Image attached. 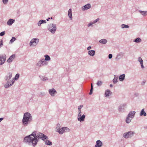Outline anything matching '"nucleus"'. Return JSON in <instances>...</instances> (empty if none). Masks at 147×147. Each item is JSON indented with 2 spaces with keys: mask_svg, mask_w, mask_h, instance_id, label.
Masks as SVG:
<instances>
[{
  "mask_svg": "<svg viewBox=\"0 0 147 147\" xmlns=\"http://www.w3.org/2000/svg\"><path fill=\"white\" fill-rule=\"evenodd\" d=\"M135 114L136 112L131 111L129 113L127 116L131 118V119H133L134 117Z\"/></svg>",
  "mask_w": 147,
  "mask_h": 147,
  "instance_id": "4468645a",
  "label": "nucleus"
},
{
  "mask_svg": "<svg viewBox=\"0 0 147 147\" xmlns=\"http://www.w3.org/2000/svg\"><path fill=\"white\" fill-rule=\"evenodd\" d=\"M40 79L43 81H45L48 80V79L47 77H45L43 76H39Z\"/></svg>",
  "mask_w": 147,
  "mask_h": 147,
  "instance_id": "473e14b6",
  "label": "nucleus"
},
{
  "mask_svg": "<svg viewBox=\"0 0 147 147\" xmlns=\"http://www.w3.org/2000/svg\"><path fill=\"white\" fill-rule=\"evenodd\" d=\"M93 86L92 85V83L91 84V89L90 90V92L89 93V95H91L92 93L93 90Z\"/></svg>",
  "mask_w": 147,
  "mask_h": 147,
  "instance_id": "72a5a7b5",
  "label": "nucleus"
},
{
  "mask_svg": "<svg viewBox=\"0 0 147 147\" xmlns=\"http://www.w3.org/2000/svg\"><path fill=\"white\" fill-rule=\"evenodd\" d=\"M15 55L13 54L8 59L7 61L8 63H10L12 62L13 60L15 59Z\"/></svg>",
  "mask_w": 147,
  "mask_h": 147,
  "instance_id": "6ab92c4d",
  "label": "nucleus"
},
{
  "mask_svg": "<svg viewBox=\"0 0 147 147\" xmlns=\"http://www.w3.org/2000/svg\"><path fill=\"white\" fill-rule=\"evenodd\" d=\"M121 27L122 28H128L129 27V26L128 25L125 24L121 25Z\"/></svg>",
  "mask_w": 147,
  "mask_h": 147,
  "instance_id": "f704fd0d",
  "label": "nucleus"
},
{
  "mask_svg": "<svg viewBox=\"0 0 147 147\" xmlns=\"http://www.w3.org/2000/svg\"><path fill=\"white\" fill-rule=\"evenodd\" d=\"M40 139L45 141V144L47 145L51 146L52 144L50 141L47 140L48 139L47 136L41 132L37 133L36 131H33L30 134L25 137L23 142L29 146L35 147L36 146Z\"/></svg>",
  "mask_w": 147,
  "mask_h": 147,
  "instance_id": "f257e3e1",
  "label": "nucleus"
},
{
  "mask_svg": "<svg viewBox=\"0 0 147 147\" xmlns=\"http://www.w3.org/2000/svg\"><path fill=\"white\" fill-rule=\"evenodd\" d=\"M20 76V74H17L16 75L14 79L15 80H17L19 78Z\"/></svg>",
  "mask_w": 147,
  "mask_h": 147,
  "instance_id": "58836bf2",
  "label": "nucleus"
},
{
  "mask_svg": "<svg viewBox=\"0 0 147 147\" xmlns=\"http://www.w3.org/2000/svg\"><path fill=\"white\" fill-rule=\"evenodd\" d=\"M110 86L111 87H113V85H112V84H110Z\"/></svg>",
  "mask_w": 147,
  "mask_h": 147,
  "instance_id": "5fc2aeb1",
  "label": "nucleus"
},
{
  "mask_svg": "<svg viewBox=\"0 0 147 147\" xmlns=\"http://www.w3.org/2000/svg\"><path fill=\"white\" fill-rule=\"evenodd\" d=\"M112 92L109 90H107L105 91V97L109 96L110 94H111Z\"/></svg>",
  "mask_w": 147,
  "mask_h": 147,
  "instance_id": "4be33fe9",
  "label": "nucleus"
},
{
  "mask_svg": "<svg viewBox=\"0 0 147 147\" xmlns=\"http://www.w3.org/2000/svg\"><path fill=\"white\" fill-rule=\"evenodd\" d=\"M52 18H52V17H51V19H52Z\"/></svg>",
  "mask_w": 147,
  "mask_h": 147,
  "instance_id": "4d7b16f0",
  "label": "nucleus"
},
{
  "mask_svg": "<svg viewBox=\"0 0 147 147\" xmlns=\"http://www.w3.org/2000/svg\"><path fill=\"white\" fill-rule=\"evenodd\" d=\"M78 113H82L81 110H78Z\"/></svg>",
  "mask_w": 147,
  "mask_h": 147,
  "instance_id": "6e6d98bb",
  "label": "nucleus"
},
{
  "mask_svg": "<svg viewBox=\"0 0 147 147\" xmlns=\"http://www.w3.org/2000/svg\"><path fill=\"white\" fill-rule=\"evenodd\" d=\"M85 115L84 114L81 115V116L77 117L78 121L80 122L83 121L85 120Z\"/></svg>",
  "mask_w": 147,
  "mask_h": 147,
  "instance_id": "f8f14e48",
  "label": "nucleus"
},
{
  "mask_svg": "<svg viewBox=\"0 0 147 147\" xmlns=\"http://www.w3.org/2000/svg\"><path fill=\"white\" fill-rule=\"evenodd\" d=\"M123 53H120L117 55L115 59L117 60H119L123 56Z\"/></svg>",
  "mask_w": 147,
  "mask_h": 147,
  "instance_id": "dca6fc26",
  "label": "nucleus"
},
{
  "mask_svg": "<svg viewBox=\"0 0 147 147\" xmlns=\"http://www.w3.org/2000/svg\"><path fill=\"white\" fill-rule=\"evenodd\" d=\"M96 144L95 146V147H101L103 145L102 142L99 140H97L96 142Z\"/></svg>",
  "mask_w": 147,
  "mask_h": 147,
  "instance_id": "ddd939ff",
  "label": "nucleus"
},
{
  "mask_svg": "<svg viewBox=\"0 0 147 147\" xmlns=\"http://www.w3.org/2000/svg\"><path fill=\"white\" fill-rule=\"evenodd\" d=\"M4 119V118L3 117L0 118V122H1L2 120Z\"/></svg>",
  "mask_w": 147,
  "mask_h": 147,
  "instance_id": "603ef678",
  "label": "nucleus"
},
{
  "mask_svg": "<svg viewBox=\"0 0 147 147\" xmlns=\"http://www.w3.org/2000/svg\"><path fill=\"white\" fill-rule=\"evenodd\" d=\"M91 7V5L90 3L87 4L83 6L82 7V10L85 11L87 10Z\"/></svg>",
  "mask_w": 147,
  "mask_h": 147,
  "instance_id": "9b49d317",
  "label": "nucleus"
},
{
  "mask_svg": "<svg viewBox=\"0 0 147 147\" xmlns=\"http://www.w3.org/2000/svg\"><path fill=\"white\" fill-rule=\"evenodd\" d=\"M83 105H81L80 106H79L78 108V110H81V109L83 107Z\"/></svg>",
  "mask_w": 147,
  "mask_h": 147,
  "instance_id": "49530a36",
  "label": "nucleus"
},
{
  "mask_svg": "<svg viewBox=\"0 0 147 147\" xmlns=\"http://www.w3.org/2000/svg\"><path fill=\"white\" fill-rule=\"evenodd\" d=\"M44 57H45V59H44V61H49L51 60L50 57L47 55H45Z\"/></svg>",
  "mask_w": 147,
  "mask_h": 147,
  "instance_id": "c85d7f7f",
  "label": "nucleus"
},
{
  "mask_svg": "<svg viewBox=\"0 0 147 147\" xmlns=\"http://www.w3.org/2000/svg\"><path fill=\"white\" fill-rule=\"evenodd\" d=\"M141 39L139 37H138L134 39L133 41L136 43H139L141 42Z\"/></svg>",
  "mask_w": 147,
  "mask_h": 147,
  "instance_id": "7c9ffc66",
  "label": "nucleus"
},
{
  "mask_svg": "<svg viewBox=\"0 0 147 147\" xmlns=\"http://www.w3.org/2000/svg\"><path fill=\"white\" fill-rule=\"evenodd\" d=\"M5 31H3L1 33H0V36H2L5 35Z\"/></svg>",
  "mask_w": 147,
  "mask_h": 147,
  "instance_id": "37998d69",
  "label": "nucleus"
},
{
  "mask_svg": "<svg viewBox=\"0 0 147 147\" xmlns=\"http://www.w3.org/2000/svg\"><path fill=\"white\" fill-rule=\"evenodd\" d=\"M92 47L91 46H89L87 48V50H90L91 49Z\"/></svg>",
  "mask_w": 147,
  "mask_h": 147,
  "instance_id": "09e8293b",
  "label": "nucleus"
},
{
  "mask_svg": "<svg viewBox=\"0 0 147 147\" xmlns=\"http://www.w3.org/2000/svg\"><path fill=\"white\" fill-rule=\"evenodd\" d=\"M32 121V117L29 112H26L24 114L22 123L23 125L27 126L31 124Z\"/></svg>",
  "mask_w": 147,
  "mask_h": 147,
  "instance_id": "f03ea898",
  "label": "nucleus"
},
{
  "mask_svg": "<svg viewBox=\"0 0 147 147\" xmlns=\"http://www.w3.org/2000/svg\"><path fill=\"white\" fill-rule=\"evenodd\" d=\"M48 30L52 34H54L57 30L56 25L55 24H50L47 27Z\"/></svg>",
  "mask_w": 147,
  "mask_h": 147,
  "instance_id": "7ed1b4c3",
  "label": "nucleus"
},
{
  "mask_svg": "<svg viewBox=\"0 0 147 147\" xmlns=\"http://www.w3.org/2000/svg\"><path fill=\"white\" fill-rule=\"evenodd\" d=\"M125 75L124 74L121 75L119 77V79L120 81H123L125 79Z\"/></svg>",
  "mask_w": 147,
  "mask_h": 147,
  "instance_id": "b1692460",
  "label": "nucleus"
},
{
  "mask_svg": "<svg viewBox=\"0 0 147 147\" xmlns=\"http://www.w3.org/2000/svg\"><path fill=\"white\" fill-rule=\"evenodd\" d=\"M12 77V73L11 72H9L6 76L5 78V81H7L10 80Z\"/></svg>",
  "mask_w": 147,
  "mask_h": 147,
  "instance_id": "2eb2a0df",
  "label": "nucleus"
},
{
  "mask_svg": "<svg viewBox=\"0 0 147 147\" xmlns=\"http://www.w3.org/2000/svg\"><path fill=\"white\" fill-rule=\"evenodd\" d=\"M118 77L116 75H114V78L113 80V81L114 84L118 82Z\"/></svg>",
  "mask_w": 147,
  "mask_h": 147,
  "instance_id": "c756f323",
  "label": "nucleus"
},
{
  "mask_svg": "<svg viewBox=\"0 0 147 147\" xmlns=\"http://www.w3.org/2000/svg\"><path fill=\"white\" fill-rule=\"evenodd\" d=\"M134 131H130L124 133L123 135V137L125 138H128L133 137L135 134Z\"/></svg>",
  "mask_w": 147,
  "mask_h": 147,
  "instance_id": "20e7f679",
  "label": "nucleus"
},
{
  "mask_svg": "<svg viewBox=\"0 0 147 147\" xmlns=\"http://www.w3.org/2000/svg\"><path fill=\"white\" fill-rule=\"evenodd\" d=\"M68 16L70 19L72 20V10L71 9H70L68 11Z\"/></svg>",
  "mask_w": 147,
  "mask_h": 147,
  "instance_id": "393cba45",
  "label": "nucleus"
},
{
  "mask_svg": "<svg viewBox=\"0 0 147 147\" xmlns=\"http://www.w3.org/2000/svg\"><path fill=\"white\" fill-rule=\"evenodd\" d=\"M16 39V38L14 37H12L11 39L10 40L9 43H12Z\"/></svg>",
  "mask_w": 147,
  "mask_h": 147,
  "instance_id": "e433bc0d",
  "label": "nucleus"
},
{
  "mask_svg": "<svg viewBox=\"0 0 147 147\" xmlns=\"http://www.w3.org/2000/svg\"><path fill=\"white\" fill-rule=\"evenodd\" d=\"M95 52L94 50H90L88 52V55L91 56L93 57L95 54Z\"/></svg>",
  "mask_w": 147,
  "mask_h": 147,
  "instance_id": "a211bd4d",
  "label": "nucleus"
},
{
  "mask_svg": "<svg viewBox=\"0 0 147 147\" xmlns=\"http://www.w3.org/2000/svg\"><path fill=\"white\" fill-rule=\"evenodd\" d=\"M126 105L125 104H121L119 105L118 108V111L121 112H124L125 111V107Z\"/></svg>",
  "mask_w": 147,
  "mask_h": 147,
  "instance_id": "6e6552de",
  "label": "nucleus"
},
{
  "mask_svg": "<svg viewBox=\"0 0 147 147\" xmlns=\"http://www.w3.org/2000/svg\"><path fill=\"white\" fill-rule=\"evenodd\" d=\"M47 62L44 61V59H42L38 62L36 65L39 67H40L44 65H47Z\"/></svg>",
  "mask_w": 147,
  "mask_h": 147,
  "instance_id": "39448f33",
  "label": "nucleus"
},
{
  "mask_svg": "<svg viewBox=\"0 0 147 147\" xmlns=\"http://www.w3.org/2000/svg\"><path fill=\"white\" fill-rule=\"evenodd\" d=\"M3 3L5 4L7 3L8 2V0H2Z\"/></svg>",
  "mask_w": 147,
  "mask_h": 147,
  "instance_id": "c03bdc74",
  "label": "nucleus"
},
{
  "mask_svg": "<svg viewBox=\"0 0 147 147\" xmlns=\"http://www.w3.org/2000/svg\"><path fill=\"white\" fill-rule=\"evenodd\" d=\"M61 127L60 125V124L58 123L57 124L56 126V129H58L59 128H60Z\"/></svg>",
  "mask_w": 147,
  "mask_h": 147,
  "instance_id": "a19ab883",
  "label": "nucleus"
},
{
  "mask_svg": "<svg viewBox=\"0 0 147 147\" xmlns=\"http://www.w3.org/2000/svg\"><path fill=\"white\" fill-rule=\"evenodd\" d=\"M14 82V81L13 80H11L9 81H7V83L5 84L4 87L5 88H7L11 86L13 84Z\"/></svg>",
  "mask_w": 147,
  "mask_h": 147,
  "instance_id": "1a4fd4ad",
  "label": "nucleus"
},
{
  "mask_svg": "<svg viewBox=\"0 0 147 147\" xmlns=\"http://www.w3.org/2000/svg\"><path fill=\"white\" fill-rule=\"evenodd\" d=\"M63 127L61 128H59L56 130V132H58L60 134H62L64 132Z\"/></svg>",
  "mask_w": 147,
  "mask_h": 147,
  "instance_id": "5701e85b",
  "label": "nucleus"
},
{
  "mask_svg": "<svg viewBox=\"0 0 147 147\" xmlns=\"http://www.w3.org/2000/svg\"><path fill=\"white\" fill-rule=\"evenodd\" d=\"M140 116H142L144 115V116H146V112L144 111V109H142L140 113Z\"/></svg>",
  "mask_w": 147,
  "mask_h": 147,
  "instance_id": "a878e982",
  "label": "nucleus"
},
{
  "mask_svg": "<svg viewBox=\"0 0 147 147\" xmlns=\"http://www.w3.org/2000/svg\"><path fill=\"white\" fill-rule=\"evenodd\" d=\"M15 20L12 19H10L7 22V24L10 26L12 25L15 22Z\"/></svg>",
  "mask_w": 147,
  "mask_h": 147,
  "instance_id": "f3484780",
  "label": "nucleus"
},
{
  "mask_svg": "<svg viewBox=\"0 0 147 147\" xmlns=\"http://www.w3.org/2000/svg\"><path fill=\"white\" fill-rule=\"evenodd\" d=\"M99 42L100 43L105 44L107 43V40L106 39H102L100 40Z\"/></svg>",
  "mask_w": 147,
  "mask_h": 147,
  "instance_id": "bb28decb",
  "label": "nucleus"
},
{
  "mask_svg": "<svg viewBox=\"0 0 147 147\" xmlns=\"http://www.w3.org/2000/svg\"><path fill=\"white\" fill-rule=\"evenodd\" d=\"M132 119H131V117L127 116L125 120V122L127 123L128 124L131 122Z\"/></svg>",
  "mask_w": 147,
  "mask_h": 147,
  "instance_id": "cd10ccee",
  "label": "nucleus"
},
{
  "mask_svg": "<svg viewBox=\"0 0 147 147\" xmlns=\"http://www.w3.org/2000/svg\"><path fill=\"white\" fill-rule=\"evenodd\" d=\"M93 24H92V22H91L89 24H88V25L87 26L88 27H90V26H92V25Z\"/></svg>",
  "mask_w": 147,
  "mask_h": 147,
  "instance_id": "79ce46f5",
  "label": "nucleus"
},
{
  "mask_svg": "<svg viewBox=\"0 0 147 147\" xmlns=\"http://www.w3.org/2000/svg\"><path fill=\"white\" fill-rule=\"evenodd\" d=\"M40 95L42 96H44L45 95V93L44 92H41L40 93Z\"/></svg>",
  "mask_w": 147,
  "mask_h": 147,
  "instance_id": "de8ad7c7",
  "label": "nucleus"
},
{
  "mask_svg": "<svg viewBox=\"0 0 147 147\" xmlns=\"http://www.w3.org/2000/svg\"><path fill=\"white\" fill-rule=\"evenodd\" d=\"M38 39L34 38L32 39L30 41V46L32 45L36 46L38 43Z\"/></svg>",
  "mask_w": 147,
  "mask_h": 147,
  "instance_id": "0eeeda50",
  "label": "nucleus"
},
{
  "mask_svg": "<svg viewBox=\"0 0 147 147\" xmlns=\"http://www.w3.org/2000/svg\"><path fill=\"white\" fill-rule=\"evenodd\" d=\"M47 22L45 20H40L37 23L38 26H40L41 24L46 23Z\"/></svg>",
  "mask_w": 147,
  "mask_h": 147,
  "instance_id": "aec40b11",
  "label": "nucleus"
},
{
  "mask_svg": "<svg viewBox=\"0 0 147 147\" xmlns=\"http://www.w3.org/2000/svg\"><path fill=\"white\" fill-rule=\"evenodd\" d=\"M100 20V19L99 18H98L96 19L95 20H94L93 22H92V24H95L97 22L99 21V20Z\"/></svg>",
  "mask_w": 147,
  "mask_h": 147,
  "instance_id": "ea45409f",
  "label": "nucleus"
},
{
  "mask_svg": "<svg viewBox=\"0 0 147 147\" xmlns=\"http://www.w3.org/2000/svg\"><path fill=\"white\" fill-rule=\"evenodd\" d=\"M49 92L50 95L52 96H54L55 94H56L57 93L56 91L54 88L49 89Z\"/></svg>",
  "mask_w": 147,
  "mask_h": 147,
  "instance_id": "9d476101",
  "label": "nucleus"
},
{
  "mask_svg": "<svg viewBox=\"0 0 147 147\" xmlns=\"http://www.w3.org/2000/svg\"><path fill=\"white\" fill-rule=\"evenodd\" d=\"M63 130L64 132L65 131L66 132H69L70 131V129H69L68 128L66 127H63Z\"/></svg>",
  "mask_w": 147,
  "mask_h": 147,
  "instance_id": "c9c22d12",
  "label": "nucleus"
},
{
  "mask_svg": "<svg viewBox=\"0 0 147 147\" xmlns=\"http://www.w3.org/2000/svg\"><path fill=\"white\" fill-rule=\"evenodd\" d=\"M50 18H48L47 19V21H49V19H50Z\"/></svg>",
  "mask_w": 147,
  "mask_h": 147,
  "instance_id": "864d4df0",
  "label": "nucleus"
},
{
  "mask_svg": "<svg viewBox=\"0 0 147 147\" xmlns=\"http://www.w3.org/2000/svg\"><path fill=\"white\" fill-rule=\"evenodd\" d=\"M81 113H78V117L81 116Z\"/></svg>",
  "mask_w": 147,
  "mask_h": 147,
  "instance_id": "8fccbe9b",
  "label": "nucleus"
},
{
  "mask_svg": "<svg viewBox=\"0 0 147 147\" xmlns=\"http://www.w3.org/2000/svg\"><path fill=\"white\" fill-rule=\"evenodd\" d=\"M113 57L112 55L111 54H110L109 55L108 58L109 59H111Z\"/></svg>",
  "mask_w": 147,
  "mask_h": 147,
  "instance_id": "a18cd8bd",
  "label": "nucleus"
},
{
  "mask_svg": "<svg viewBox=\"0 0 147 147\" xmlns=\"http://www.w3.org/2000/svg\"><path fill=\"white\" fill-rule=\"evenodd\" d=\"M102 84V82L100 81H98L96 83V84L98 86H101Z\"/></svg>",
  "mask_w": 147,
  "mask_h": 147,
  "instance_id": "4c0bfd02",
  "label": "nucleus"
},
{
  "mask_svg": "<svg viewBox=\"0 0 147 147\" xmlns=\"http://www.w3.org/2000/svg\"><path fill=\"white\" fill-rule=\"evenodd\" d=\"M6 58V55L5 54H3L0 55V65H1L4 63Z\"/></svg>",
  "mask_w": 147,
  "mask_h": 147,
  "instance_id": "423d86ee",
  "label": "nucleus"
},
{
  "mask_svg": "<svg viewBox=\"0 0 147 147\" xmlns=\"http://www.w3.org/2000/svg\"><path fill=\"white\" fill-rule=\"evenodd\" d=\"M139 12L142 14V15L144 16H145L146 14V13L147 12V11H143L141 10H139Z\"/></svg>",
  "mask_w": 147,
  "mask_h": 147,
  "instance_id": "2f4dec72",
  "label": "nucleus"
},
{
  "mask_svg": "<svg viewBox=\"0 0 147 147\" xmlns=\"http://www.w3.org/2000/svg\"><path fill=\"white\" fill-rule=\"evenodd\" d=\"M138 61L140 62L141 67L142 68H144V67L143 64V60L140 57H139L138 58Z\"/></svg>",
  "mask_w": 147,
  "mask_h": 147,
  "instance_id": "412c9836",
  "label": "nucleus"
},
{
  "mask_svg": "<svg viewBox=\"0 0 147 147\" xmlns=\"http://www.w3.org/2000/svg\"><path fill=\"white\" fill-rule=\"evenodd\" d=\"M145 82L143 81L141 84L142 85H144L145 84Z\"/></svg>",
  "mask_w": 147,
  "mask_h": 147,
  "instance_id": "3c124183",
  "label": "nucleus"
}]
</instances>
